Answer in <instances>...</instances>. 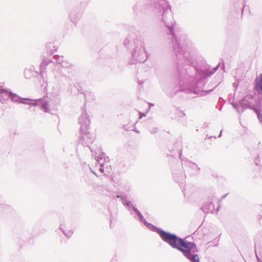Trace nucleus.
I'll return each mask as SVG.
<instances>
[{"instance_id": "nucleus-4", "label": "nucleus", "mask_w": 262, "mask_h": 262, "mask_svg": "<svg viewBox=\"0 0 262 262\" xmlns=\"http://www.w3.org/2000/svg\"><path fill=\"white\" fill-rule=\"evenodd\" d=\"M63 232H64V234L66 235L69 237H71L74 232L73 229L71 227H67L64 230Z\"/></svg>"}, {"instance_id": "nucleus-3", "label": "nucleus", "mask_w": 262, "mask_h": 262, "mask_svg": "<svg viewBox=\"0 0 262 262\" xmlns=\"http://www.w3.org/2000/svg\"><path fill=\"white\" fill-rule=\"evenodd\" d=\"M255 89L259 93H262V74L255 79Z\"/></svg>"}, {"instance_id": "nucleus-6", "label": "nucleus", "mask_w": 262, "mask_h": 262, "mask_svg": "<svg viewBox=\"0 0 262 262\" xmlns=\"http://www.w3.org/2000/svg\"><path fill=\"white\" fill-rule=\"evenodd\" d=\"M180 114L179 115V116H181V115H184V113H182V112H179Z\"/></svg>"}, {"instance_id": "nucleus-5", "label": "nucleus", "mask_w": 262, "mask_h": 262, "mask_svg": "<svg viewBox=\"0 0 262 262\" xmlns=\"http://www.w3.org/2000/svg\"><path fill=\"white\" fill-rule=\"evenodd\" d=\"M203 210L204 211H205L206 212H208V209L206 208V207L205 206L203 207Z\"/></svg>"}, {"instance_id": "nucleus-2", "label": "nucleus", "mask_w": 262, "mask_h": 262, "mask_svg": "<svg viewBox=\"0 0 262 262\" xmlns=\"http://www.w3.org/2000/svg\"><path fill=\"white\" fill-rule=\"evenodd\" d=\"M100 171L105 174H109L112 171L111 165L109 161L101 164Z\"/></svg>"}, {"instance_id": "nucleus-1", "label": "nucleus", "mask_w": 262, "mask_h": 262, "mask_svg": "<svg viewBox=\"0 0 262 262\" xmlns=\"http://www.w3.org/2000/svg\"><path fill=\"white\" fill-rule=\"evenodd\" d=\"M160 235L163 240L168 243L172 247L182 251L191 262H200L198 255L194 254L197 249L194 243L185 242L178 238L176 235L163 231L160 232Z\"/></svg>"}]
</instances>
